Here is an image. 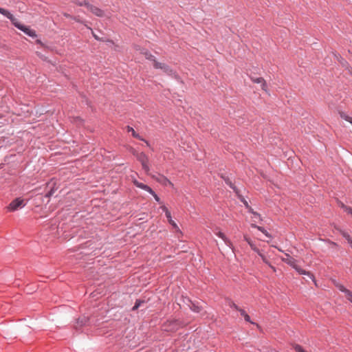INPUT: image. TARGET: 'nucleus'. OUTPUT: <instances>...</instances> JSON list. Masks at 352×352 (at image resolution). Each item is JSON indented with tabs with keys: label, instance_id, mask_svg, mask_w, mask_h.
<instances>
[{
	"label": "nucleus",
	"instance_id": "nucleus-1",
	"mask_svg": "<svg viewBox=\"0 0 352 352\" xmlns=\"http://www.w3.org/2000/svg\"><path fill=\"white\" fill-rule=\"evenodd\" d=\"M285 257H282L281 260L282 261L286 263L287 264L292 266L294 269H295L298 274H303V275H307L309 276L311 279L314 280V276L312 274H311L309 272H307L301 267H300L297 265V261L294 259V258L291 257L287 253L285 254Z\"/></svg>",
	"mask_w": 352,
	"mask_h": 352
},
{
	"label": "nucleus",
	"instance_id": "nucleus-2",
	"mask_svg": "<svg viewBox=\"0 0 352 352\" xmlns=\"http://www.w3.org/2000/svg\"><path fill=\"white\" fill-rule=\"evenodd\" d=\"M0 13L9 19L16 28L22 30V23H21L8 10L0 8Z\"/></svg>",
	"mask_w": 352,
	"mask_h": 352
},
{
	"label": "nucleus",
	"instance_id": "nucleus-3",
	"mask_svg": "<svg viewBox=\"0 0 352 352\" xmlns=\"http://www.w3.org/2000/svg\"><path fill=\"white\" fill-rule=\"evenodd\" d=\"M133 183L136 187L148 192L150 194H151L153 196V197L155 198L156 201L161 203L160 197L155 194V192L148 186L144 184L143 183L139 182L135 179H134L133 180Z\"/></svg>",
	"mask_w": 352,
	"mask_h": 352
},
{
	"label": "nucleus",
	"instance_id": "nucleus-4",
	"mask_svg": "<svg viewBox=\"0 0 352 352\" xmlns=\"http://www.w3.org/2000/svg\"><path fill=\"white\" fill-rule=\"evenodd\" d=\"M153 67L155 69H162L165 74L172 76L174 74L173 70L166 63L158 62L156 59H153Z\"/></svg>",
	"mask_w": 352,
	"mask_h": 352
},
{
	"label": "nucleus",
	"instance_id": "nucleus-5",
	"mask_svg": "<svg viewBox=\"0 0 352 352\" xmlns=\"http://www.w3.org/2000/svg\"><path fill=\"white\" fill-rule=\"evenodd\" d=\"M137 159L141 162L142 168L144 170V171L148 174L150 168L148 166V156L144 153H137L136 154Z\"/></svg>",
	"mask_w": 352,
	"mask_h": 352
},
{
	"label": "nucleus",
	"instance_id": "nucleus-6",
	"mask_svg": "<svg viewBox=\"0 0 352 352\" xmlns=\"http://www.w3.org/2000/svg\"><path fill=\"white\" fill-rule=\"evenodd\" d=\"M21 205L22 199L21 197H17L12 200L10 204L6 206V210L7 212H12L21 208Z\"/></svg>",
	"mask_w": 352,
	"mask_h": 352
},
{
	"label": "nucleus",
	"instance_id": "nucleus-7",
	"mask_svg": "<svg viewBox=\"0 0 352 352\" xmlns=\"http://www.w3.org/2000/svg\"><path fill=\"white\" fill-rule=\"evenodd\" d=\"M214 233L217 236H218L219 238L223 239L224 243L226 245H228L230 248L232 249V250L234 252V245L232 241L224 234V233L221 232V231L218 230L217 229L214 231Z\"/></svg>",
	"mask_w": 352,
	"mask_h": 352
},
{
	"label": "nucleus",
	"instance_id": "nucleus-8",
	"mask_svg": "<svg viewBox=\"0 0 352 352\" xmlns=\"http://www.w3.org/2000/svg\"><path fill=\"white\" fill-rule=\"evenodd\" d=\"M251 80L254 83L260 84L261 89L266 93H268V88L265 80L262 77L255 78L251 77Z\"/></svg>",
	"mask_w": 352,
	"mask_h": 352
},
{
	"label": "nucleus",
	"instance_id": "nucleus-9",
	"mask_svg": "<svg viewBox=\"0 0 352 352\" xmlns=\"http://www.w3.org/2000/svg\"><path fill=\"white\" fill-rule=\"evenodd\" d=\"M179 324L177 321L171 320V321H167L164 324V329L165 331H175L178 329Z\"/></svg>",
	"mask_w": 352,
	"mask_h": 352
},
{
	"label": "nucleus",
	"instance_id": "nucleus-10",
	"mask_svg": "<svg viewBox=\"0 0 352 352\" xmlns=\"http://www.w3.org/2000/svg\"><path fill=\"white\" fill-rule=\"evenodd\" d=\"M88 9L96 16H104V12L100 8L96 7L91 4H90Z\"/></svg>",
	"mask_w": 352,
	"mask_h": 352
},
{
	"label": "nucleus",
	"instance_id": "nucleus-11",
	"mask_svg": "<svg viewBox=\"0 0 352 352\" xmlns=\"http://www.w3.org/2000/svg\"><path fill=\"white\" fill-rule=\"evenodd\" d=\"M126 131H127V132H131L132 135H133V137H134L135 138H137V139H138L140 140L144 141V142H146L147 146H149V143L146 140L142 138L138 133H137L135 131V130L133 129V128H132L130 126H126Z\"/></svg>",
	"mask_w": 352,
	"mask_h": 352
},
{
	"label": "nucleus",
	"instance_id": "nucleus-12",
	"mask_svg": "<svg viewBox=\"0 0 352 352\" xmlns=\"http://www.w3.org/2000/svg\"><path fill=\"white\" fill-rule=\"evenodd\" d=\"M23 33L27 34L28 36L32 37V38H36L37 37V34L35 30L28 28L23 26Z\"/></svg>",
	"mask_w": 352,
	"mask_h": 352
},
{
	"label": "nucleus",
	"instance_id": "nucleus-13",
	"mask_svg": "<svg viewBox=\"0 0 352 352\" xmlns=\"http://www.w3.org/2000/svg\"><path fill=\"white\" fill-rule=\"evenodd\" d=\"M243 239L249 244L252 250H254L255 252H258V249L248 235L244 234Z\"/></svg>",
	"mask_w": 352,
	"mask_h": 352
},
{
	"label": "nucleus",
	"instance_id": "nucleus-14",
	"mask_svg": "<svg viewBox=\"0 0 352 352\" xmlns=\"http://www.w3.org/2000/svg\"><path fill=\"white\" fill-rule=\"evenodd\" d=\"M251 226L253 228H257L259 231L263 232L267 237H268L270 239H271L272 237V235L266 230L264 229V228L258 226L254 223H251Z\"/></svg>",
	"mask_w": 352,
	"mask_h": 352
},
{
	"label": "nucleus",
	"instance_id": "nucleus-15",
	"mask_svg": "<svg viewBox=\"0 0 352 352\" xmlns=\"http://www.w3.org/2000/svg\"><path fill=\"white\" fill-rule=\"evenodd\" d=\"M190 309L196 313H199L202 310V307L199 305V304L195 302H191L190 305H189Z\"/></svg>",
	"mask_w": 352,
	"mask_h": 352
},
{
	"label": "nucleus",
	"instance_id": "nucleus-16",
	"mask_svg": "<svg viewBox=\"0 0 352 352\" xmlns=\"http://www.w3.org/2000/svg\"><path fill=\"white\" fill-rule=\"evenodd\" d=\"M72 1L78 6H86L87 8L90 6V3L87 1H79L78 0H72Z\"/></svg>",
	"mask_w": 352,
	"mask_h": 352
},
{
	"label": "nucleus",
	"instance_id": "nucleus-17",
	"mask_svg": "<svg viewBox=\"0 0 352 352\" xmlns=\"http://www.w3.org/2000/svg\"><path fill=\"white\" fill-rule=\"evenodd\" d=\"M161 183H162L164 185H168L171 187L173 186V184L166 177H163L162 180L160 181Z\"/></svg>",
	"mask_w": 352,
	"mask_h": 352
},
{
	"label": "nucleus",
	"instance_id": "nucleus-18",
	"mask_svg": "<svg viewBox=\"0 0 352 352\" xmlns=\"http://www.w3.org/2000/svg\"><path fill=\"white\" fill-rule=\"evenodd\" d=\"M340 232H341V234H342V236L347 240V241L349 242V243L351 246L352 245V239L349 236V234L348 233H346V232H344V231H340Z\"/></svg>",
	"mask_w": 352,
	"mask_h": 352
},
{
	"label": "nucleus",
	"instance_id": "nucleus-19",
	"mask_svg": "<svg viewBox=\"0 0 352 352\" xmlns=\"http://www.w3.org/2000/svg\"><path fill=\"white\" fill-rule=\"evenodd\" d=\"M239 311L241 313V315L244 317L245 321L251 322L250 316L243 309H239Z\"/></svg>",
	"mask_w": 352,
	"mask_h": 352
},
{
	"label": "nucleus",
	"instance_id": "nucleus-20",
	"mask_svg": "<svg viewBox=\"0 0 352 352\" xmlns=\"http://www.w3.org/2000/svg\"><path fill=\"white\" fill-rule=\"evenodd\" d=\"M247 209L248 210L249 212H250L253 216H256L258 218L259 221H262L261 215L258 212L254 211L251 206H250V208H248Z\"/></svg>",
	"mask_w": 352,
	"mask_h": 352
},
{
	"label": "nucleus",
	"instance_id": "nucleus-21",
	"mask_svg": "<svg viewBox=\"0 0 352 352\" xmlns=\"http://www.w3.org/2000/svg\"><path fill=\"white\" fill-rule=\"evenodd\" d=\"M336 287L341 292L345 293L348 289H346L342 285L334 281Z\"/></svg>",
	"mask_w": 352,
	"mask_h": 352
},
{
	"label": "nucleus",
	"instance_id": "nucleus-22",
	"mask_svg": "<svg viewBox=\"0 0 352 352\" xmlns=\"http://www.w3.org/2000/svg\"><path fill=\"white\" fill-rule=\"evenodd\" d=\"M168 223L173 226V228L175 230L176 232L181 233L180 229L179 228L177 223L173 219H170V221H168Z\"/></svg>",
	"mask_w": 352,
	"mask_h": 352
},
{
	"label": "nucleus",
	"instance_id": "nucleus-23",
	"mask_svg": "<svg viewBox=\"0 0 352 352\" xmlns=\"http://www.w3.org/2000/svg\"><path fill=\"white\" fill-rule=\"evenodd\" d=\"M142 54L145 56L146 58L150 60L153 62V59H155V57L150 54L148 51H145L142 52Z\"/></svg>",
	"mask_w": 352,
	"mask_h": 352
},
{
	"label": "nucleus",
	"instance_id": "nucleus-24",
	"mask_svg": "<svg viewBox=\"0 0 352 352\" xmlns=\"http://www.w3.org/2000/svg\"><path fill=\"white\" fill-rule=\"evenodd\" d=\"M256 253L259 255V256H261V258H262L263 261L265 263H266V264H267V265H269V264H270V263H269V261H267V259L266 258V257H265V256L262 254V252H261L259 250H258V252H256Z\"/></svg>",
	"mask_w": 352,
	"mask_h": 352
},
{
	"label": "nucleus",
	"instance_id": "nucleus-25",
	"mask_svg": "<svg viewBox=\"0 0 352 352\" xmlns=\"http://www.w3.org/2000/svg\"><path fill=\"white\" fill-rule=\"evenodd\" d=\"M345 294V297L350 301L352 302V293L351 291H349V289L344 293Z\"/></svg>",
	"mask_w": 352,
	"mask_h": 352
},
{
	"label": "nucleus",
	"instance_id": "nucleus-26",
	"mask_svg": "<svg viewBox=\"0 0 352 352\" xmlns=\"http://www.w3.org/2000/svg\"><path fill=\"white\" fill-rule=\"evenodd\" d=\"M294 349L296 350V351L297 352H306L302 348L301 346L298 345V344H296L294 346Z\"/></svg>",
	"mask_w": 352,
	"mask_h": 352
},
{
	"label": "nucleus",
	"instance_id": "nucleus-27",
	"mask_svg": "<svg viewBox=\"0 0 352 352\" xmlns=\"http://www.w3.org/2000/svg\"><path fill=\"white\" fill-rule=\"evenodd\" d=\"M143 302V301L140 300H138L136 302H135V304L134 305V307H133V310H136L139 308V307L140 306L141 303Z\"/></svg>",
	"mask_w": 352,
	"mask_h": 352
},
{
	"label": "nucleus",
	"instance_id": "nucleus-28",
	"mask_svg": "<svg viewBox=\"0 0 352 352\" xmlns=\"http://www.w3.org/2000/svg\"><path fill=\"white\" fill-rule=\"evenodd\" d=\"M63 15H64L65 17H67V18H72V19H74V20H75V21H79V20H78V19H77V18H76V17H73V16H72L70 14H67V13H66V12L63 13Z\"/></svg>",
	"mask_w": 352,
	"mask_h": 352
},
{
	"label": "nucleus",
	"instance_id": "nucleus-29",
	"mask_svg": "<svg viewBox=\"0 0 352 352\" xmlns=\"http://www.w3.org/2000/svg\"><path fill=\"white\" fill-rule=\"evenodd\" d=\"M227 184H228L232 189H234L235 190V187L234 186V185L232 184V182L228 179L226 181Z\"/></svg>",
	"mask_w": 352,
	"mask_h": 352
},
{
	"label": "nucleus",
	"instance_id": "nucleus-30",
	"mask_svg": "<svg viewBox=\"0 0 352 352\" xmlns=\"http://www.w3.org/2000/svg\"><path fill=\"white\" fill-rule=\"evenodd\" d=\"M165 214H166V218L168 219V221H170V219H172L171 214H170V211L168 212H166V213H165Z\"/></svg>",
	"mask_w": 352,
	"mask_h": 352
},
{
	"label": "nucleus",
	"instance_id": "nucleus-31",
	"mask_svg": "<svg viewBox=\"0 0 352 352\" xmlns=\"http://www.w3.org/2000/svg\"><path fill=\"white\" fill-rule=\"evenodd\" d=\"M347 213L351 214L352 215V208L351 207H346V210Z\"/></svg>",
	"mask_w": 352,
	"mask_h": 352
},
{
	"label": "nucleus",
	"instance_id": "nucleus-32",
	"mask_svg": "<svg viewBox=\"0 0 352 352\" xmlns=\"http://www.w3.org/2000/svg\"><path fill=\"white\" fill-rule=\"evenodd\" d=\"M161 208L162 209V210H163L165 213H166V212H169L168 209V208H167L164 205H162V206H161Z\"/></svg>",
	"mask_w": 352,
	"mask_h": 352
},
{
	"label": "nucleus",
	"instance_id": "nucleus-33",
	"mask_svg": "<svg viewBox=\"0 0 352 352\" xmlns=\"http://www.w3.org/2000/svg\"><path fill=\"white\" fill-rule=\"evenodd\" d=\"M89 29H90L91 30H92L90 28H89ZM92 32V34H93V36L96 39V40H101L93 31Z\"/></svg>",
	"mask_w": 352,
	"mask_h": 352
},
{
	"label": "nucleus",
	"instance_id": "nucleus-34",
	"mask_svg": "<svg viewBox=\"0 0 352 352\" xmlns=\"http://www.w3.org/2000/svg\"><path fill=\"white\" fill-rule=\"evenodd\" d=\"M231 307L235 309L236 310H238L240 309L238 306L236 305H235L234 303H232V305H230Z\"/></svg>",
	"mask_w": 352,
	"mask_h": 352
},
{
	"label": "nucleus",
	"instance_id": "nucleus-35",
	"mask_svg": "<svg viewBox=\"0 0 352 352\" xmlns=\"http://www.w3.org/2000/svg\"><path fill=\"white\" fill-rule=\"evenodd\" d=\"M242 201H243V203L244 204V205H245V206L246 207V208H250V205L248 204V203L247 202V201H245V199H242Z\"/></svg>",
	"mask_w": 352,
	"mask_h": 352
},
{
	"label": "nucleus",
	"instance_id": "nucleus-36",
	"mask_svg": "<svg viewBox=\"0 0 352 352\" xmlns=\"http://www.w3.org/2000/svg\"><path fill=\"white\" fill-rule=\"evenodd\" d=\"M252 219L253 222H256V220H259L256 216H253Z\"/></svg>",
	"mask_w": 352,
	"mask_h": 352
},
{
	"label": "nucleus",
	"instance_id": "nucleus-37",
	"mask_svg": "<svg viewBox=\"0 0 352 352\" xmlns=\"http://www.w3.org/2000/svg\"><path fill=\"white\" fill-rule=\"evenodd\" d=\"M340 207H342L344 210H346V206L344 204L340 203Z\"/></svg>",
	"mask_w": 352,
	"mask_h": 352
},
{
	"label": "nucleus",
	"instance_id": "nucleus-38",
	"mask_svg": "<svg viewBox=\"0 0 352 352\" xmlns=\"http://www.w3.org/2000/svg\"><path fill=\"white\" fill-rule=\"evenodd\" d=\"M268 265L272 268V270L274 272H276V268H275L274 266H272L270 263Z\"/></svg>",
	"mask_w": 352,
	"mask_h": 352
},
{
	"label": "nucleus",
	"instance_id": "nucleus-39",
	"mask_svg": "<svg viewBox=\"0 0 352 352\" xmlns=\"http://www.w3.org/2000/svg\"><path fill=\"white\" fill-rule=\"evenodd\" d=\"M36 42L37 43H39V44H41V45H43V43H41V41L39 39H36Z\"/></svg>",
	"mask_w": 352,
	"mask_h": 352
},
{
	"label": "nucleus",
	"instance_id": "nucleus-40",
	"mask_svg": "<svg viewBox=\"0 0 352 352\" xmlns=\"http://www.w3.org/2000/svg\"><path fill=\"white\" fill-rule=\"evenodd\" d=\"M349 70L350 73L352 74V69L350 68Z\"/></svg>",
	"mask_w": 352,
	"mask_h": 352
},
{
	"label": "nucleus",
	"instance_id": "nucleus-41",
	"mask_svg": "<svg viewBox=\"0 0 352 352\" xmlns=\"http://www.w3.org/2000/svg\"><path fill=\"white\" fill-rule=\"evenodd\" d=\"M351 248H352V245H351Z\"/></svg>",
	"mask_w": 352,
	"mask_h": 352
}]
</instances>
